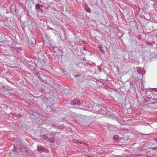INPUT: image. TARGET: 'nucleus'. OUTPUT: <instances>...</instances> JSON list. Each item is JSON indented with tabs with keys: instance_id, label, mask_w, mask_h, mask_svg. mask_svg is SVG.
Masks as SVG:
<instances>
[{
	"instance_id": "f257e3e1",
	"label": "nucleus",
	"mask_w": 157,
	"mask_h": 157,
	"mask_svg": "<svg viewBox=\"0 0 157 157\" xmlns=\"http://www.w3.org/2000/svg\"><path fill=\"white\" fill-rule=\"evenodd\" d=\"M143 99H144L143 102L144 103H147L148 104H154L156 103L157 101V98H150L148 97L144 96L143 97Z\"/></svg>"
},
{
	"instance_id": "f03ea898",
	"label": "nucleus",
	"mask_w": 157,
	"mask_h": 157,
	"mask_svg": "<svg viewBox=\"0 0 157 157\" xmlns=\"http://www.w3.org/2000/svg\"><path fill=\"white\" fill-rule=\"evenodd\" d=\"M98 113L104 115L109 116L110 115V113L107 111L106 108L103 107L101 108L99 110Z\"/></svg>"
},
{
	"instance_id": "7ed1b4c3",
	"label": "nucleus",
	"mask_w": 157,
	"mask_h": 157,
	"mask_svg": "<svg viewBox=\"0 0 157 157\" xmlns=\"http://www.w3.org/2000/svg\"><path fill=\"white\" fill-rule=\"evenodd\" d=\"M37 150L38 151L40 152H41L49 153V152L48 150L42 147V146H37Z\"/></svg>"
},
{
	"instance_id": "20e7f679",
	"label": "nucleus",
	"mask_w": 157,
	"mask_h": 157,
	"mask_svg": "<svg viewBox=\"0 0 157 157\" xmlns=\"http://www.w3.org/2000/svg\"><path fill=\"white\" fill-rule=\"evenodd\" d=\"M21 151L22 152L21 155H23V156L25 157H27L28 155V150L26 147H22L21 148Z\"/></svg>"
},
{
	"instance_id": "39448f33",
	"label": "nucleus",
	"mask_w": 157,
	"mask_h": 157,
	"mask_svg": "<svg viewBox=\"0 0 157 157\" xmlns=\"http://www.w3.org/2000/svg\"><path fill=\"white\" fill-rule=\"evenodd\" d=\"M70 104L72 105H79L80 104V101L77 99H75L71 101Z\"/></svg>"
},
{
	"instance_id": "423d86ee",
	"label": "nucleus",
	"mask_w": 157,
	"mask_h": 157,
	"mask_svg": "<svg viewBox=\"0 0 157 157\" xmlns=\"http://www.w3.org/2000/svg\"><path fill=\"white\" fill-rule=\"evenodd\" d=\"M32 114L34 117V118L36 119H38L40 118V114L38 112L32 110Z\"/></svg>"
},
{
	"instance_id": "0eeeda50",
	"label": "nucleus",
	"mask_w": 157,
	"mask_h": 157,
	"mask_svg": "<svg viewBox=\"0 0 157 157\" xmlns=\"http://www.w3.org/2000/svg\"><path fill=\"white\" fill-rule=\"evenodd\" d=\"M144 42L147 46L148 45L150 47H152L154 44V42L153 41H145Z\"/></svg>"
},
{
	"instance_id": "6e6552de",
	"label": "nucleus",
	"mask_w": 157,
	"mask_h": 157,
	"mask_svg": "<svg viewBox=\"0 0 157 157\" xmlns=\"http://www.w3.org/2000/svg\"><path fill=\"white\" fill-rule=\"evenodd\" d=\"M35 6V9L36 10H38V11L40 13L43 12V10L41 8L40 6H39V4H36V5Z\"/></svg>"
},
{
	"instance_id": "1a4fd4ad",
	"label": "nucleus",
	"mask_w": 157,
	"mask_h": 157,
	"mask_svg": "<svg viewBox=\"0 0 157 157\" xmlns=\"http://www.w3.org/2000/svg\"><path fill=\"white\" fill-rule=\"evenodd\" d=\"M84 8L87 12L90 13L91 10L87 4H85L84 5Z\"/></svg>"
},
{
	"instance_id": "9d476101",
	"label": "nucleus",
	"mask_w": 157,
	"mask_h": 157,
	"mask_svg": "<svg viewBox=\"0 0 157 157\" xmlns=\"http://www.w3.org/2000/svg\"><path fill=\"white\" fill-rule=\"evenodd\" d=\"M36 72H34V74L35 75L38 77V78H39V79H40V80L41 81H42V80H43L42 79V78L40 76V74L39 73V72H38L36 71Z\"/></svg>"
},
{
	"instance_id": "9b49d317",
	"label": "nucleus",
	"mask_w": 157,
	"mask_h": 157,
	"mask_svg": "<svg viewBox=\"0 0 157 157\" xmlns=\"http://www.w3.org/2000/svg\"><path fill=\"white\" fill-rule=\"evenodd\" d=\"M98 48L99 49L100 51L103 54L105 53L104 51L102 49L101 45V44H98Z\"/></svg>"
},
{
	"instance_id": "f8f14e48",
	"label": "nucleus",
	"mask_w": 157,
	"mask_h": 157,
	"mask_svg": "<svg viewBox=\"0 0 157 157\" xmlns=\"http://www.w3.org/2000/svg\"><path fill=\"white\" fill-rule=\"evenodd\" d=\"M55 138L54 137H52L51 138H48V141L50 142L51 143H53L55 141Z\"/></svg>"
},
{
	"instance_id": "ddd939ff",
	"label": "nucleus",
	"mask_w": 157,
	"mask_h": 157,
	"mask_svg": "<svg viewBox=\"0 0 157 157\" xmlns=\"http://www.w3.org/2000/svg\"><path fill=\"white\" fill-rule=\"evenodd\" d=\"M41 137L43 138L45 140H47L48 141V137L46 135H44L40 136Z\"/></svg>"
},
{
	"instance_id": "4468645a",
	"label": "nucleus",
	"mask_w": 157,
	"mask_h": 157,
	"mask_svg": "<svg viewBox=\"0 0 157 157\" xmlns=\"http://www.w3.org/2000/svg\"><path fill=\"white\" fill-rule=\"evenodd\" d=\"M22 50V48L21 47L16 48V51L17 53H18L20 51Z\"/></svg>"
},
{
	"instance_id": "2eb2a0df",
	"label": "nucleus",
	"mask_w": 157,
	"mask_h": 157,
	"mask_svg": "<svg viewBox=\"0 0 157 157\" xmlns=\"http://www.w3.org/2000/svg\"><path fill=\"white\" fill-rule=\"evenodd\" d=\"M114 140H117L119 139V136L117 135L114 136L113 138Z\"/></svg>"
},
{
	"instance_id": "dca6fc26",
	"label": "nucleus",
	"mask_w": 157,
	"mask_h": 157,
	"mask_svg": "<svg viewBox=\"0 0 157 157\" xmlns=\"http://www.w3.org/2000/svg\"><path fill=\"white\" fill-rule=\"evenodd\" d=\"M29 68L31 70H33L35 69L33 65H29Z\"/></svg>"
},
{
	"instance_id": "f3484780",
	"label": "nucleus",
	"mask_w": 157,
	"mask_h": 157,
	"mask_svg": "<svg viewBox=\"0 0 157 157\" xmlns=\"http://www.w3.org/2000/svg\"><path fill=\"white\" fill-rule=\"evenodd\" d=\"M137 72L140 74H141V73L143 74H144L145 72V71H144V70H140V71L138 70Z\"/></svg>"
},
{
	"instance_id": "a211bd4d",
	"label": "nucleus",
	"mask_w": 157,
	"mask_h": 157,
	"mask_svg": "<svg viewBox=\"0 0 157 157\" xmlns=\"http://www.w3.org/2000/svg\"><path fill=\"white\" fill-rule=\"evenodd\" d=\"M17 146H16L15 144H13V148L12 149V151H15L17 149Z\"/></svg>"
},
{
	"instance_id": "6ab92c4d",
	"label": "nucleus",
	"mask_w": 157,
	"mask_h": 157,
	"mask_svg": "<svg viewBox=\"0 0 157 157\" xmlns=\"http://www.w3.org/2000/svg\"><path fill=\"white\" fill-rule=\"evenodd\" d=\"M151 133H150V134H143V133H141V134H142L143 136H142V137H144L145 138H147V137H146V136H147L149 135H150V134H151Z\"/></svg>"
},
{
	"instance_id": "aec40b11",
	"label": "nucleus",
	"mask_w": 157,
	"mask_h": 157,
	"mask_svg": "<svg viewBox=\"0 0 157 157\" xmlns=\"http://www.w3.org/2000/svg\"><path fill=\"white\" fill-rule=\"evenodd\" d=\"M140 45L141 46V47L142 48H145L147 46L146 44L145 45L144 44H143V43H141Z\"/></svg>"
},
{
	"instance_id": "412c9836",
	"label": "nucleus",
	"mask_w": 157,
	"mask_h": 157,
	"mask_svg": "<svg viewBox=\"0 0 157 157\" xmlns=\"http://www.w3.org/2000/svg\"><path fill=\"white\" fill-rule=\"evenodd\" d=\"M130 86L132 88H133L134 87V84L133 82H131L130 83Z\"/></svg>"
},
{
	"instance_id": "4be33fe9",
	"label": "nucleus",
	"mask_w": 157,
	"mask_h": 157,
	"mask_svg": "<svg viewBox=\"0 0 157 157\" xmlns=\"http://www.w3.org/2000/svg\"><path fill=\"white\" fill-rule=\"evenodd\" d=\"M73 141L75 143H76V144H78V142H79V140H77L76 139H74L73 140Z\"/></svg>"
},
{
	"instance_id": "5701e85b",
	"label": "nucleus",
	"mask_w": 157,
	"mask_h": 157,
	"mask_svg": "<svg viewBox=\"0 0 157 157\" xmlns=\"http://www.w3.org/2000/svg\"><path fill=\"white\" fill-rule=\"evenodd\" d=\"M49 29H51V30H52L53 32L54 33H56V31L55 29H53L49 27Z\"/></svg>"
},
{
	"instance_id": "b1692460",
	"label": "nucleus",
	"mask_w": 157,
	"mask_h": 157,
	"mask_svg": "<svg viewBox=\"0 0 157 157\" xmlns=\"http://www.w3.org/2000/svg\"><path fill=\"white\" fill-rule=\"evenodd\" d=\"M137 39L140 40H141V36L140 35H139L137 36Z\"/></svg>"
},
{
	"instance_id": "393cba45",
	"label": "nucleus",
	"mask_w": 157,
	"mask_h": 157,
	"mask_svg": "<svg viewBox=\"0 0 157 157\" xmlns=\"http://www.w3.org/2000/svg\"><path fill=\"white\" fill-rule=\"evenodd\" d=\"M81 76V74H76L75 75V77H80Z\"/></svg>"
},
{
	"instance_id": "a878e982",
	"label": "nucleus",
	"mask_w": 157,
	"mask_h": 157,
	"mask_svg": "<svg viewBox=\"0 0 157 157\" xmlns=\"http://www.w3.org/2000/svg\"><path fill=\"white\" fill-rule=\"evenodd\" d=\"M152 90L154 91L157 92V88H152Z\"/></svg>"
},
{
	"instance_id": "bb28decb",
	"label": "nucleus",
	"mask_w": 157,
	"mask_h": 157,
	"mask_svg": "<svg viewBox=\"0 0 157 157\" xmlns=\"http://www.w3.org/2000/svg\"><path fill=\"white\" fill-rule=\"evenodd\" d=\"M11 115H12L13 116L17 117V114L16 113H12L11 114Z\"/></svg>"
},
{
	"instance_id": "cd10ccee",
	"label": "nucleus",
	"mask_w": 157,
	"mask_h": 157,
	"mask_svg": "<svg viewBox=\"0 0 157 157\" xmlns=\"http://www.w3.org/2000/svg\"><path fill=\"white\" fill-rule=\"evenodd\" d=\"M151 149L153 150H157V147H153L151 148Z\"/></svg>"
},
{
	"instance_id": "c85d7f7f",
	"label": "nucleus",
	"mask_w": 157,
	"mask_h": 157,
	"mask_svg": "<svg viewBox=\"0 0 157 157\" xmlns=\"http://www.w3.org/2000/svg\"><path fill=\"white\" fill-rule=\"evenodd\" d=\"M17 117H18L19 118V117H22V115L21 114H18V116H17Z\"/></svg>"
},
{
	"instance_id": "c756f323",
	"label": "nucleus",
	"mask_w": 157,
	"mask_h": 157,
	"mask_svg": "<svg viewBox=\"0 0 157 157\" xmlns=\"http://www.w3.org/2000/svg\"><path fill=\"white\" fill-rule=\"evenodd\" d=\"M40 6V7L41 8H43V7H44V6L43 5H40L39 4V6Z\"/></svg>"
},
{
	"instance_id": "7c9ffc66",
	"label": "nucleus",
	"mask_w": 157,
	"mask_h": 157,
	"mask_svg": "<svg viewBox=\"0 0 157 157\" xmlns=\"http://www.w3.org/2000/svg\"><path fill=\"white\" fill-rule=\"evenodd\" d=\"M152 95L154 96L155 97V95H156V94H155L153 92H152Z\"/></svg>"
},
{
	"instance_id": "2f4dec72",
	"label": "nucleus",
	"mask_w": 157,
	"mask_h": 157,
	"mask_svg": "<svg viewBox=\"0 0 157 157\" xmlns=\"http://www.w3.org/2000/svg\"><path fill=\"white\" fill-rule=\"evenodd\" d=\"M136 44L138 45H140V44L139 42H136Z\"/></svg>"
},
{
	"instance_id": "473e14b6",
	"label": "nucleus",
	"mask_w": 157,
	"mask_h": 157,
	"mask_svg": "<svg viewBox=\"0 0 157 157\" xmlns=\"http://www.w3.org/2000/svg\"><path fill=\"white\" fill-rule=\"evenodd\" d=\"M78 143H80V144H83V142L82 141H79V142H78Z\"/></svg>"
},
{
	"instance_id": "72a5a7b5",
	"label": "nucleus",
	"mask_w": 157,
	"mask_h": 157,
	"mask_svg": "<svg viewBox=\"0 0 157 157\" xmlns=\"http://www.w3.org/2000/svg\"><path fill=\"white\" fill-rule=\"evenodd\" d=\"M154 140L157 142V137H155L154 138Z\"/></svg>"
},
{
	"instance_id": "f704fd0d",
	"label": "nucleus",
	"mask_w": 157,
	"mask_h": 157,
	"mask_svg": "<svg viewBox=\"0 0 157 157\" xmlns=\"http://www.w3.org/2000/svg\"><path fill=\"white\" fill-rule=\"evenodd\" d=\"M99 70L100 71H101L102 70V68H101V67H100L99 68Z\"/></svg>"
},
{
	"instance_id": "c9c22d12",
	"label": "nucleus",
	"mask_w": 157,
	"mask_h": 157,
	"mask_svg": "<svg viewBox=\"0 0 157 157\" xmlns=\"http://www.w3.org/2000/svg\"><path fill=\"white\" fill-rule=\"evenodd\" d=\"M52 135H53V134H50V135L51 136H52Z\"/></svg>"
},
{
	"instance_id": "e433bc0d",
	"label": "nucleus",
	"mask_w": 157,
	"mask_h": 157,
	"mask_svg": "<svg viewBox=\"0 0 157 157\" xmlns=\"http://www.w3.org/2000/svg\"><path fill=\"white\" fill-rule=\"evenodd\" d=\"M150 156H149V155H147V157H150Z\"/></svg>"
},
{
	"instance_id": "4c0bfd02",
	"label": "nucleus",
	"mask_w": 157,
	"mask_h": 157,
	"mask_svg": "<svg viewBox=\"0 0 157 157\" xmlns=\"http://www.w3.org/2000/svg\"><path fill=\"white\" fill-rule=\"evenodd\" d=\"M84 50H85L86 49V48H83Z\"/></svg>"
}]
</instances>
